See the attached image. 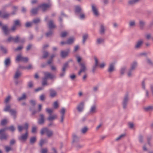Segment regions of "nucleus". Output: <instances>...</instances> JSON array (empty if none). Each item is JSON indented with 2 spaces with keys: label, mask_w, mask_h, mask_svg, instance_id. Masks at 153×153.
<instances>
[{
  "label": "nucleus",
  "mask_w": 153,
  "mask_h": 153,
  "mask_svg": "<svg viewBox=\"0 0 153 153\" xmlns=\"http://www.w3.org/2000/svg\"><path fill=\"white\" fill-rule=\"evenodd\" d=\"M26 98V96L25 93H23L21 97H19L18 99V100L19 101H21L25 99Z\"/></svg>",
  "instance_id": "46"
},
{
  "label": "nucleus",
  "mask_w": 153,
  "mask_h": 153,
  "mask_svg": "<svg viewBox=\"0 0 153 153\" xmlns=\"http://www.w3.org/2000/svg\"><path fill=\"white\" fill-rule=\"evenodd\" d=\"M69 63V62H67L63 64L62 69L61 72L59 74L61 77H62L65 75L66 70L68 67Z\"/></svg>",
  "instance_id": "9"
},
{
  "label": "nucleus",
  "mask_w": 153,
  "mask_h": 153,
  "mask_svg": "<svg viewBox=\"0 0 153 153\" xmlns=\"http://www.w3.org/2000/svg\"><path fill=\"white\" fill-rule=\"evenodd\" d=\"M88 36L87 34H85L82 37V43L84 45L85 43V41L87 39Z\"/></svg>",
  "instance_id": "49"
},
{
  "label": "nucleus",
  "mask_w": 153,
  "mask_h": 153,
  "mask_svg": "<svg viewBox=\"0 0 153 153\" xmlns=\"http://www.w3.org/2000/svg\"><path fill=\"white\" fill-rule=\"evenodd\" d=\"M70 51L69 48L67 49L66 51H62L60 53V55L61 57L64 58L66 57Z\"/></svg>",
  "instance_id": "21"
},
{
  "label": "nucleus",
  "mask_w": 153,
  "mask_h": 153,
  "mask_svg": "<svg viewBox=\"0 0 153 153\" xmlns=\"http://www.w3.org/2000/svg\"><path fill=\"white\" fill-rule=\"evenodd\" d=\"M44 75V78L47 79H52L55 77V76L51 73L48 72H45L43 73Z\"/></svg>",
  "instance_id": "16"
},
{
  "label": "nucleus",
  "mask_w": 153,
  "mask_h": 153,
  "mask_svg": "<svg viewBox=\"0 0 153 153\" xmlns=\"http://www.w3.org/2000/svg\"><path fill=\"white\" fill-rule=\"evenodd\" d=\"M10 60L9 57L7 58L4 61V64L7 67L9 66L10 64Z\"/></svg>",
  "instance_id": "37"
},
{
  "label": "nucleus",
  "mask_w": 153,
  "mask_h": 153,
  "mask_svg": "<svg viewBox=\"0 0 153 153\" xmlns=\"http://www.w3.org/2000/svg\"><path fill=\"white\" fill-rule=\"evenodd\" d=\"M76 60L80 66V69L78 72V75L80 76L81 73L85 72L87 70L86 64L85 62H81L82 59L79 56H76Z\"/></svg>",
  "instance_id": "2"
},
{
  "label": "nucleus",
  "mask_w": 153,
  "mask_h": 153,
  "mask_svg": "<svg viewBox=\"0 0 153 153\" xmlns=\"http://www.w3.org/2000/svg\"><path fill=\"white\" fill-rule=\"evenodd\" d=\"M45 95L44 94L41 95L39 97V99L41 101H43L45 100Z\"/></svg>",
  "instance_id": "64"
},
{
  "label": "nucleus",
  "mask_w": 153,
  "mask_h": 153,
  "mask_svg": "<svg viewBox=\"0 0 153 153\" xmlns=\"http://www.w3.org/2000/svg\"><path fill=\"white\" fill-rule=\"evenodd\" d=\"M19 41V36H16L15 37L10 36L7 40L6 42H13L14 43H18Z\"/></svg>",
  "instance_id": "6"
},
{
  "label": "nucleus",
  "mask_w": 153,
  "mask_h": 153,
  "mask_svg": "<svg viewBox=\"0 0 153 153\" xmlns=\"http://www.w3.org/2000/svg\"><path fill=\"white\" fill-rule=\"evenodd\" d=\"M67 17V16L64 13L63 11L61 12V15L59 17V21L60 22V25L61 26H62V17Z\"/></svg>",
  "instance_id": "25"
},
{
  "label": "nucleus",
  "mask_w": 153,
  "mask_h": 153,
  "mask_svg": "<svg viewBox=\"0 0 153 153\" xmlns=\"http://www.w3.org/2000/svg\"><path fill=\"white\" fill-rule=\"evenodd\" d=\"M51 4L50 3L47 4H41L39 6V7L41 8L43 12H45L47 10V9L50 7Z\"/></svg>",
  "instance_id": "11"
},
{
  "label": "nucleus",
  "mask_w": 153,
  "mask_h": 153,
  "mask_svg": "<svg viewBox=\"0 0 153 153\" xmlns=\"http://www.w3.org/2000/svg\"><path fill=\"white\" fill-rule=\"evenodd\" d=\"M114 63H112L110 64L108 71L109 73H111L114 71Z\"/></svg>",
  "instance_id": "28"
},
{
  "label": "nucleus",
  "mask_w": 153,
  "mask_h": 153,
  "mask_svg": "<svg viewBox=\"0 0 153 153\" xmlns=\"http://www.w3.org/2000/svg\"><path fill=\"white\" fill-rule=\"evenodd\" d=\"M129 100V97L128 94H126L123 98L122 105L124 109H126L127 107V105Z\"/></svg>",
  "instance_id": "5"
},
{
  "label": "nucleus",
  "mask_w": 153,
  "mask_h": 153,
  "mask_svg": "<svg viewBox=\"0 0 153 153\" xmlns=\"http://www.w3.org/2000/svg\"><path fill=\"white\" fill-rule=\"evenodd\" d=\"M2 29L5 34L7 35L9 33V30L7 28V27L6 25L3 26L2 27Z\"/></svg>",
  "instance_id": "31"
},
{
  "label": "nucleus",
  "mask_w": 153,
  "mask_h": 153,
  "mask_svg": "<svg viewBox=\"0 0 153 153\" xmlns=\"http://www.w3.org/2000/svg\"><path fill=\"white\" fill-rule=\"evenodd\" d=\"M42 109V105L41 104H40L38 105V110L35 109L34 107H30L29 108V110L31 112L32 115H34L37 112H40Z\"/></svg>",
  "instance_id": "4"
},
{
  "label": "nucleus",
  "mask_w": 153,
  "mask_h": 153,
  "mask_svg": "<svg viewBox=\"0 0 153 153\" xmlns=\"http://www.w3.org/2000/svg\"><path fill=\"white\" fill-rule=\"evenodd\" d=\"M79 141V137L75 134H73L72 143H77Z\"/></svg>",
  "instance_id": "29"
},
{
  "label": "nucleus",
  "mask_w": 153,
  "mask_h": 153,
  "mask_svg": "<svg viewBox=\"0 0 153 153\" xmlns=\"http://www.w3.org/2000/svg\"><path fill=\"white\" fill-rule=\"evenodd\" d=\"M129 25L130 27H133L135 26V21L134 20L130 21L129 22Z\"/></svg>",
  "instance_id": "42"
},
{
  "label": "nucleus",
  "mask_w": 153,
  "mask_h": 153,
  "mask_svg": "<svg viewBox=\"0 0 153 153\" xmlns=\"http://www.w3.org/2000/svg\"><path fill=\"white\" fill-rule=\"evenodd\" d=\"M97 111V105L96 104H94L90 107L89 113L90 114H94L96 113Z\"/></svg>",
  "instance_id": "13"
},
{
  "label": "nucleus",
  "mask_w": 153,
  "mask_h": 153,
  "mask_svg": "<svg viewBox=\"0 0 153 153\" xmlns=\"http://www.w3.org/2000/svg\"><path fill=\"white\" fill-rule=\"evenodd\" d=\"M146 62L148 64L151 66L153 65V62L149 58H147L146 59Z\"/></svg>",
  "instance_id": "58"
},
{
  "label": "nucleus",
  "mask_w": 153,
  "mask_h": 153,
  "mask_svg": "<svg viewBox=\"0 0 153 153\" xmlns=\"http://www.w3.org/2000/svg\"><path fill=\"white\" fill-rule=\"evenodd\" d=\"M13 25L16 26H21V24L20 20L19 19H17L14 21Z\"/></svg>",
  "instance_id": "47"
},
{
  "label": "nucleus",
  "mask_w": 153,
  "mask_h": 153,
  "mask_svg": "<svg viewBox=\"0 0 153 153\" xmlns=\"http://www.w3.org/2000/svg\"><path fill=\"white\" fill-rule=\"evenodd\" d=\"M48 128L46 127L44 128L41 129L40 134L41 135H43L45 133H46L48 130Z\"/></svg>",
  "instance_id": "45"
},
{
  "label": "nucleus",
  "mask_w": 153,
  "mask_h": 153,
  "mask_svg": "<svg viewBox=\"0 0 153 153\" xmlns=\"http://www.w3.org/2000/svg\"><path fill=\"white\" fill-rule=\"evenodd\" d=\"M18 79H14V83L16 85L18 84H21L22 83V81L21 80H18Z\"/></svg>",
  "instance_id": "54"
},
{
  "label": "nucleus",
  "mask_w": 153,
  "mask_h": 153,
  "mask_svg": "<svg viewBox=\"0 0 153 153\" xmlns=\"http://www.w3.org/2000/svg\"><path fill=\"white\" fill-rule=\"evenodd\" d=\"M10 15V13L5 12L2 14L1 17L4 19H6L8 18Z\"/></svg>",
  "instance_id": "35"
},
{
  "label": "nucleus",
  "mask_w": 153,
  "mask_h": 153,
  "mask_svg": "<svg viewBox=\"0 0 153 153\" xmlns=\"http://www.w3.org/2000/svg\"><path fill=\"white\" fill-rule=\"evenodd\" d=\"M28 131L25 132V134H22L20 137H18V139L20 141H26L28 137Z\"/></svg>",
  "instance_id": "14"
},
{
  "label": "nucleus",
  "mask_w": 153,
  "mask_h": 153,
  "mask_svg": "<svg viewBox=\"0 0 153 153\" xmlns=\"http://www.w3.org/2000/svg\"><path fill=\"white\" fill-rule=\"evenodd\" d=\"M29 125L27 123H25L24 126L21 125H19L18 126L17 128L18 131L19 132H21L22 131L23 129L25 130V132L28 131V130L29 128Z\"/></svg>",
  "instance_id": "8"
},
{
  "label": "nucleus",
  "mask_w": 153,
  "mask_h": 153,
  "mask_svg": "<svg viewBox=\"0 0 153 153\" xmlns=\"http://www.w3.org/2000/svg\"><path fill=\"white\" fill-rule=\"evenodd\" d=\"M39 116V118L38 119V123L39 125H43L45 121L44 115L43 114H40Z\"/></svg>",
  "instance_id": "18"
},
{
  "label": "nucleus",
  "mask_w": 153,
  "mask_h": 153,
  "mask_svg": "<svg viewBox=\"0 0 153 153\" xmlns=\"http://www.w3.org/2000/svg\"><path fill=\"white\" fill-rule=\"evenodd\" d=\"M65 109L64 108H62L60 111L61 114L60 120V122L61 123H63L64 121V119L65 117Z\"/></svg>",
  "instance_id": "17"
},
{
  "label": "nucleus",
  "mask_w": 153,
  "mask_h": 153,
  "mask_svg": "<svg viewBox=\"0 0 153 153\" xmlns=\"http://www.w3.org/2000/svg\"><path fill=\"white\" fill-rule=\"evenodd\" d=\"M137 66V63L135 61L133 62L130 65V68L131 70H134Z\"/></svg>",
  "instance_id": "32"
},
{
  "label": "nucleus",
  "mask_w": 153,
  "mask_h": 153,
  "mask_svg": "<svg viewBox=\"0 0 153 153\" xmlns=\"http://www.w3.org/2000/svg\"><path fill=\"white\" fill-rule=\"evenodd\" d=\"M95 63L92 67V72L93 74H94L96 69L99 65L98 60L96 57H94Z\"/></svg>",
  "instance_id": "15"
},
{
  "label": "nucleus",
  "mask_w": 153,
  "mask_h": 153,
  "mask_svg": "<svg viewBox=\"0 0 153 153\" xmlns=\"http://www.w3.org/2000/svg\"><path fill=\"white\" fill-rule=\"evenodd\" d=\"M46 134L48 137H51L53 136V132L51 130L48 129Z\"/></svg>",
  "instance_id": "38"
},
{
  "label": "nucleus",
  "mask_w": 153,
  "mask_h": 153,
  "mask_svg": "<svg viewBox=\"0 0 153 153\" xmlns=\"http://www.w3.org/2000/svg\"><path fill=\"white\" fill-rule=\"evenodd\" d=\"M36 140V137H31L30 140V143L31 145L33 144Z\"/></svg>",
  "instance_id": "40"
},
{
  "label": "nucleus",
  "mask_w": 153,
  "mask_h": 153,
  "mask_svg": "<svg viewBox=\"0 0 153 153\" xmlns=\"http://www.w3.org/2000/svg\"><path fill=\"white\" fill-rule=\"evenodd\" d=\"M19 68H22L24 69H27V70H30V69L31 68H32V66L31 64H29V65H28V66L27 67H24V66H23V67H20H20H19Z\"/></svg>",
  "instance_id": "52"
},
{
  "label": "nucleus",
  "mask_w": 153,
  "mask_h": 153,
  "mask_svg": "<svg viewBox=\"0 0 153 153\" xmlns=\"http://www.w3.org/2000/svg\"><path fill=\"white\" fill-rule=\"evenodd\" d=\"M22 75V72L19 71V69H17L15 72L13 77V78L14 79H18L21 77Z\"/></svg>",
  "instance_id": "24"
},
{
  "label": "nucleus",
  "mask_w": 153,
  "mask_h": 153,
  "mask_svg": "<svg viewBox=\"0 0 153 153\" xmlns=\"http://www.w3.org/2000/svg\"><path fill=\"white\" fill-rule=\"evenodd\" d=\"M11 106L10 105H7L4 108V111H9L10 112V111L11 109H10Z\"/></svg>",
  "instance_id": "56"
},
{
  "label": "nucleus",
  "mask_w": 153,
  "mask_h": 153,
  "mask_svg": "<svg viewBox=\"0 0 153 153\" xmlns=\"http://www.w3.org/2000/svg\"><path fill=\"white\" fill-rule=\"evenodd\" d=\"M100 30L99 32L100 33L101 35H103L105 34V29L104 25L103 24H101L100 25Z\"/></svg>",
  "instance_id": "26"
},
{
  "label": "nucleus",
  "mask_w": 153,
  "mask_h": 153,
  "mask_svg": "<svg viewBox=\"0 0 153 153\" xmlns=\"http://www.w3.org/2000/svg\"><path fill=\"white\" fill-rule=\"evenodd\" d=\"M126 136V134H121L119 137H117L115 139V140L116 141H119L121 139L124 138Z\"/></svg>",
  "instance_id": "48"
},
{
  "label": "nucleus",
  "mask_w": 153,
  "mask_h": 153,
  "mask_svg": "<svg viewBox=\"0 0 153 153\" xmlns=\"http://www.w3.org/2000/svg\"><path fill=\"white\" fill-rule=\"evenodd\" d=\"M146 24L145 21L142 19H139V25L140 28L141 30L144 29Z\"/></svg>",
  "instance_id": "22"
},
{
  "label": "nucleus",
  "mask_w": 153,
  "mask_h": 153,
  "mask_svg": "<svg viewBox=\"0 0 153 153\" xmlns=\"http://www.w3.org/2000/svg\"><path fill=\"white\" fill-rule=\"evenodd\" d=\"M43 55L41 57L42 59H46L48 56L49 53L47 51L44 50L43 51Z\"/></svg>",
  "instance_id": "39"
},
{
  "label": "nucleus",
  "mask_w": 153,
  "mask_h": 153,
  "mask_svg": "<svg viewBox=\"0 0 153 153\" xmlns=\"http://www.w3.org/2000/svg\"><path fill=\"white\" fill-rule=\"evenodd\" d=\"M144 110L146 112H151L153 111V105H149L144 107Z\"/></svg>",
  "instance_id": "27"
},
{
  "label": "nucleus",
  "mask_w": 153,
  "mask_h": 153,
  "mask_svg": "<svg viewBox=\"0 0 153 153\" xmlns=\"http://www.w3.org/2000/svg\"><path fill=\"white\" fill-rule=\"evenodd\" d=\"M9 130L12 132H13L15 130V128L12 125L8 127L1 128L0 129V140H7L8 137V135L7 134L5 133V131L7 130Z\"/></svg>",
  "instance_id": "1"
},
{
  "label": "nucleus",
  "mask_w": 153,
  "mask_h": 153,
  "mask_svg": "<svg viewBox=\"0 0 153 153\" xmlns=\"http://www.w3.org/2000/svg\"><path fill=\"white\" fill-rule=\"evenodd\" d=\"M10 113L13 116L14 119H15L16 118V114L17 112L15 109H11L10 111Z\"/></svg>",
  "instance_id": "34"
},
{
  "label": "nucleus",
  "mask_w": 153,
  "mask_h": 153,
  "mask_svg": "<svg viewBox=\"0 0 153 153\" xmlns=\"http://www.w3.org/2000/svg\"><path fill=\"white\" fill-rule=\"evenodd\" d=\"M85 102L83 101L81 102L77 105L76 109L79 113L83 111L84 108Z\"/></svg>",
  "instance_id": "12"
},
{
  "label": "nucleus",
  "mask_w": 153,
  "mask_h": 153,
  "mask_svg": "<svg viewBox=\"0 0 153 153\" xmlns=\"http://www.w3.org/2000/svg\"><path fill=\"white\" fill-rule=\"evenodd\" d=\"M53 34V31L51 30H50L49 31L45 33V36L46 37H49L52 36Z\"/></svg>",
  "instance_id": "51"
},
{
  "label": "nucleus",
  "mask_w": 153,
  "mask_h": 153,
  "mask_svg": "<svg viewBox=\"0 0 153 153\" xmlns=\"http://www.w3.org/2000/svg\"><path fill=\"white\" fill-rule=\"evenodd\" d=\"M92 11L93 15L96 17H98L100 15V13L98 8L95 4H91Z\"/></svg>",
  "instance_id": "7"
},
{
  "label": "nucleus",
  "mask_w": 153,
  "mask_h": 153,
  "mask_svg": "<svg viewBox=\"0 0 153 153\" xmlns=\"http://www.w3.org/2000/svg\"><path fill=\"white\" fill-rule=\"evenodd\" d=\"M48 142V141L46 139H41L39 142V145L42 147L44 143H47Z\"/></svg>",
  "instance_id": "33"
},
{
  "label": "nucleus",
  "mask_w": 153,
  "mask_h": 153,
  "mask_svg": "<svg viewBox=\"0 0 153 153\" xmlns=\"http://www.w3.org/2000/svg\"><path fill=\"white\" fill-rule=\"evenodd\" d=\"M12 8L13 10L12 12L10 14V15H14L16 14V12L17 11L18 7L16 6H13L12 7Z\"/></svg>",
  "instance_id": "41"
},
{
  "label": "nucleus",
  "mask_w": 153,
  "mask_h": 153,
  "mask_svg": "<svg viewBox=\"0 0 153 153\" xmlns=\"http://www.w3.org/2000/svg\"><path fill=\"white\" fill-rule=\"evenodd\" d=\"M104 39H102L101 38H98L97 39V43L98 44H100L102 42H104Z\"/></svg>",
  "instance_id": "61"
},
{
  "label": "nucleus",
  "mask_w": 153,
  "mask_h": 153,
  "mask_svg": "<svg viewBox=\"0 0 153 153\" xmlns=\"http://www.w3.org/2000/svg\"><path fill=\"white\" fill-rule=\"evenodd\" d=\"M82 12V9L79 5H76L75 6V14L78 16L79 14Z\"/></svg>",
  "instance_id": "20"
},
{
  "label": "nucleus",
  "mask_w": 153,
  "mask_h": 153,
  "mask_svg": "<svg viewBox=\"0 0 153 153\" xmlns=\"http://www.w3.org/2000/svg\"><path fill=\"white\" fill-rule=\"evenodd\" d=\"M99 89V86H95L93 87L92 88V91L94 93H96L97 92Z\"/></svg>",
  "instance_id": "57"
},
{
  "label": "nucleus",
  "mask_w": 153,
  "mask_h": 153,
  "mask_svg": "<svg viewBox=\"0 0 153 153\" xmlns=\"http://www.w3.org/2000/svg\"><path fill=\"white\" fill-rule=\"evenodd\" d=\"M141 0H128L127 4L128 6H132L140 2Z\"/></svg>",
  "instance_id": "19"
},
{
  "label": "nucleus",
  "mask_w": 153,
  "mask_h": 153,
  "mask_svg": "<svg viewBox=\"0 0 153 153\" xmlns=\"http://www.w3.org/2000/svg\"><path fill=\"white\" fill-rule=\"evenodd\" d=\"M88 129V128L86 126L83 127L81 129V131L82 133L85 134L86 133Z\"/></svg>",
  "instance_id": "44"
},
{
  "label": "nucleus",
  "mask_w": 153,
  "mask_h": 153,
  "mask_svg": "<svg viewBox=\"0 0 153 153\" xmlns=\"http://www.w3.org/2000/svg\"><path fill=\"white\" fill-rule=\"evenodd\" d=\"M33 87V83L32 81H29L27 84V87L29 88H31Z\"/></svg>",
  "instance_id": "50"
},
{
  "label": "nucleus",
  "mask_w": 153,
  "mask_h": 153,
  "mask_svg": "<svg viewBox=\"0 0 153 153\" xmlns=\"http://www.w3.org/2000/svg\"><path fill=\"white\" fill-rule=\"evenodd\" d=\"M126 69V68L125 67H124L121 68L120 71V73L121 75H123Z\"/></svg>",
  "instance_id": "60"
},
{
  "label": "nucleus",
  "mask_w": 153,
  "mask_h": 153,
  "mask_svg": "<svg viewBox=\"0 0 153 153\" xmlns=\"http://www.w3.org/2000/svg\"><path fill=\"white\" fill-rule=\"evenodd\" d=\"M40 21V19L39 18H37L33 19V22L35 24H36L39 23Z\"/></svg>",
  "instance_id": "63"
},
{
  "label": "nucleus",
  "mask_w": 153,
  "mask_h": 153,
  "mask_svg": "<svg viewBox=\"0 0 153 153\" xmlns=\"http://www.w3.org/2000/svg\"><path fill=\"white\" fill-rule=\"evenodd\" d=\"M48 27L50 29L54 28L56 27L55 25L54 24V22L52 20H50L48 23Z\"/></svg>",
  "instance_id": "30"
},
{
  "label": "nucleus",
  "mask_w": 153,
  "mask_h": 153,
  "mask_svg": "<svg viewBox=\"0 0 153 153\" xmlns=\"http://www.w3.org/2000/svg\"><path fill=\"white\" fill-rule=\"evenodd\" d=\"M7 123V120L6 119H4L1 121L0 123L1 125L4 126L6 125Z\"/></svg>",
  "instance_id": "59"
},
{
  "label": "nucleus",
  "mask_w": 153,
  "mask_h": 153,
  "mask_svg": "<svg viewBox=\"0 0 153 153\" xmlns=\"http://www.w3.org/2000/svg\"><path fill=\"white\" fill-rule=\"evenodd\" d=\"M134 70H131V69L129 68L128 72V76L129 77H131L132 76L133 74V71Z\"/></svg>",
  "instance_id": "55"
},
{
  "label": "nucleus",
  "mask_w": 153,
  "mask_h": 153,
  "mask_svg": "<svg viewBox=\"0 0 153 153\" xmlns=\"http://www.w3.org/2000/svg\"><path fill=\"white\" fill-rule=\"evenodd\" d=\"M74 40V37H72L68 39L67 41V44H71L73 43Z\"/></svg>",
  "instance_id": "43"
},
{
  "label": "nucleus",
  "mask_w": 153,
  "mask_h": 153,
  "mask_svg": "<svg viewBox=\"0 0 153 153\" xmlns=\"http://www.w3.org/2000/svg\"><path fill=\"white\" fill-rule=\"evenodd\" d=\"M50 94L49 96L51 98H53L55 97L57 95L56 91L54 89H51L49 90Z\"/></svg>",
  "instance_id": "23"
},
{
  "label": "nucleus",
  "mask_w": 153,
  "mask_h": 153,
  "mask_svg": "<svg viewBox=\"0 0 153 153\" xmlns=\"http://www.w3.org/2000/svg\"><path fill=\"white\" fill-rule=\"evenodd\" d=\"M53 111L52 109L48 108L46 109V112L49 114L47 119V120L49 121H52L57 118V117L56 114L51 115Z\"/></svg>",
  "instance_id": "3"
},
{
  "label": "nucleus",
  "mask_w": 153,
  "mask_h": 153,
  "mask_svg": "<svg viewBox=\"0 0 153 153\" xmlns=\"http://www.w3.org/2000/svg\"><path fill=\"white\" fill-rule=\"evenodd\" d=\"M30 105L33 106V107H34V106L36 105V102L35 101L33 100H30Z\"/></svg>",
  "instance_id": "62"
},
{
  "label": "nucleus",
  "mask_w": 153,
  "mask_h": 153,
  "mask_svg": "<svg viewBox=\"0 0 153 153\" xmlns=\"http://www.w3.org/2000/svg\"><path fill=\"white\" fill-rule=\"evenodd\" d=\"M143 39H140L137 41L135 44L134 48L135 49H138L141 48L143 43Z\"/></svg>",
  "instance_id": "10"
},
{
  "label": "nucleus",
  "mask_w": 153,
  "mask_h": 153,
  "mask_svg": "<svg viewBox=\"0 0 153 153\" xmlns=\"http://www.w3.org/2000/svg\"><path fill=\"white\" fill-rule=\"evenodd\" d=\"M39 7L37 8H33L30 11V13L32 14L36 15L38 11L39 10Z\"/></svg>",
  "instance_id": "36"
},
{
  "label": "nucleus",
  "mask_w": 153,
  "mask_h": 153,
  "mask_svg": "<svg viewBox=\"0 0 153 153\" xmlns=\"http://www.w3.org/2000/svg\"><path fill=\"white\" fill-rule=\"evenodd\" d=\"M47 79L44 77L42 78V85H48Z\"/></svg>",
  "instance_id": "53"
}]
</instances>
